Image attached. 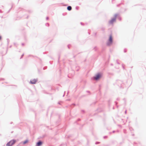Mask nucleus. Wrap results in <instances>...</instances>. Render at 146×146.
I'll use <instances>...</instances> for the list:
<instances>
[{
	"instance_id": "39448f33",
	"label": "nucleus",
	"mask_w": 146,
	"mask_h": 146,
	"mask_svg": "<svg viewBox=\"0 0 146 146\" xmlns=\"http://www.w3.org/2000/svg\"><path fill=\"white\" fill-rule=\"evenodd\" d=\"M116 18L115 17L114 18H112L111 20H110L109 22V23L110 24H112L113 23L115 22V21Z\"/></svg>"
},
{
	"instance_id": "9d476101",
	"label": "nucleus",
	"mask_w": 146,
	"mask_h": 146,
	"mask_svg": "<svg viewBox=\"0 0 146 146\" xmlns=\"http://www.w3.org/2000/svg\"><path fill=\"white\" fill-rule=\"evenodd\" d=\"M46 19H48V17H47V18H46Z\"/></svg>"
},
{
	"instance_id": "1a4fd4ad",
	"label": "nucleus",
	"mask_w": 146,
	"mask_h": 146,
	"mask_svg": "<svg viewBox=\"0 0 146 146\" xmlns=\"http://www.w3.org/2000/svg\"><path fill=\"white\" fill-rule=\"evenodd\" d=\"M1 39V36H0V40Z\"/></svg>"
},
{
	"instance_id": "f03ea898",
	"label": "nucleus",
	"mask_w": 146,
	"mask_h": 146,
	"mask_svg": "<svg viewBox=\"0 0 146 146\" xmlns=\"http://www.w3.org/2000/svg\"><path fill=\"white\" fill-rule=\"evenodd\" d=\"M112 38L111 35H110V36L109 38V41L107 43V45H109L112 44Z\"/></svg>"
},
{
	"instance_id": "6e6552de",
	"label": "nucleus",
	"mask_w": 146,
	"mask_h": 146,
	"mask_svg": "<svg viewBox=\"0 0 146 146\" xmlns=\"http://www.w3.org/2000/svg\"><path fill=\"white\" fill-rule=\"evenodd\" d=\"M28 140H26L23 142V143L24 144H25L27 143L28 142Z\"/></svg>"
},
{
	"instance_id": "0eeeda50",
	"label": "nucleus",
	"mask_w": 146,
	"mask_h": 146,
	"mask_svg": "<svg viewBox=\"0 0 146 146\" xmlns=\"http://www.w3.org/2000/svg\"><path fill=\"white\" fill-rule=\"evenodd\" d=\"M67 9L69 10V11H70L72 9V7L71 6H68V7H67Z\"/></svg>"
},
{
	"instance_id": "20e7f679",
	"label": "nucleus",
	"mask_w": 146,
	"mask_h": 146,
	"mask_svg": "<svg viewBox=\"0 0 146 146\" xmlns=\"http://www.w3.org/2000/svg\"><path fill=\"white\" fill-rule=\"evenodd\" d=\"M37 81V80L34 79L33 80H32L30 81V83L32 84H35Z\"/></svg>"
},
{
	"instance_id": "7ed1b4c3",
	"label": "nucleus",
	"mask_w": 146,
	"mask_h": 146,
	"mask_svg": "<svg viewBox=\"0 0 146 146\" xmlns=\"http://www.w3.org/2000/svg\"><path fill=\"white\" fill-rule=\"evenodd\" d=\"M102 76V75L99 74H97L94 78L96 80H98Z\"/></svg>"
},
{
	"instance_id": "f257e3e1",
	"label": "nucleus",
	"mask_w": 146,
	"mask_h": 146,
	"mask_svg": "<svg viewBox=\"0 0 146 146\" xmlns=\"http://www.w3.org/2000/svg\"><path fill=\"white\" fill-rule=\"evenodd\" d=\"M16 142V140H12L8 142L6 144L7 146H12Z\"/></svg>"
},
{
	"instance_id": "423d86ee",
	"label": "nucleus",
	"mask_w": 146,
	"mask_h": 146,
	"mask_svg": "<svg viewBox=\"0 0 146 146\" xmlns=\"http://www.w3.org/2000/svg\"><path fill=\"white\" fill-rule=\"evenodd\" d=\"M42 144V142L40 141H39L37 143L36 146H40Z\"/></svg>"
}]
</instances>
